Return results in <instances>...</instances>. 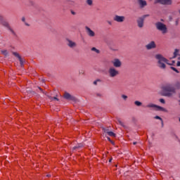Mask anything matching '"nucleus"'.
Instances as JSON below:
<instances>
[{"label":"nucleus","mask_w":180,"mask_h":180,"mask_svg":"<svg viewBox=\"0 0 180 180\" xmlns=\"http://www.w3.org/2000/svg\"><path fill=\"white\" fill-rule=\"evenodd\" d=\"M160 20H161V22H164V19H161Z\"/></svg>","instance_id":"de8ad7c7"},{"label":"nucleus","mask_w":180,"mask_h":180,"mask_svg":"<svg viewBox=\"0 0 180 180\" xmlns=\"http://www.w3.org/2000/svg\"><path fill=\"white\" fill-rule=\"evenodd\" d=\"M155 27L157 30H159V32H161L162 34H167L168 33V28L167 27V25L161 22H157L155 24Z\"/></svg>","instance_id":"7ed1b4c3"},{"label":"nucleus","mask_w":180,"mask_h":180,"mask_svg":"<svg viewBox=\"0 0 180 180\" xmlns=\"http://www.w3.org/2000/svg\"><path fill=\"white\" fill-rule=\"evenodd\" d=\"M134 105L136 106H141V105H143V103H141V102H140L139 101H134Z\"/></svg>","instance_id":"5701e85b"},{"label":"nucleus","mask_w":180,"mask_h":180,"mask_svg":"<svg viewBox=\"0 0 180 180\" xmlns=\"http://www.w3.org/2000/svg\"><path fill=\"white\" fill-rule=\"evenodd\" d=\"M49 98L51 101H57V102H58V101H60V99H58L57 97L49 96Z\"/></svg>","instance_id":"b1692460"},{"label":"nucleus","mask_w":180,"mask_h":180,"mask_svg":"<svg viewBox=\"0 0 180 180\" xmlns=\"http://www.w3.org/2000/svg\"><path fill=\"white\" fill-rule=\"evenodd\" d=\"M82 147H84V144L82 143H78L77 145H76L75 146H74L72 148V150L74 151H77V150H81V148H82Z\"/></svg>","instance_id":"a211bd4d"},{"label":"nucleus","mask_w":180,"mask_h":180,"mask_svg":"<svg viewBox=\"0 0 180 180\" xmlns=\"http://www.w3.org/2000/svg\"><path fill=\"white\" fill-rule=\"evenodd\" d=\"M1 54H3L4 56H8V51L6 50H3L1 51Z\"/></svg>","instance_id":"bb28decb"},{"label":"nucleus","mask_w":180,"mask_h":180,"mask_svg":"<svg viewBox=\"0 0 180 180\" xmlns=\"http://www.w3.org/2000/svg\"><path fill=\"white\" fill-rule=\"evenodd\" d=\"M25 25H26V26H30V25L27 24V22H25Z\"/></svg>","instance_id":"c03bdc74"},{"label":"nucleus","mask_w":180,"mask_h":180,"mask_svg":"<svg viewBox=\"0 0 180 180\" xmlns=\"http://www.w3.org/2000/svg\"><path fill=\"white\" fill-rule=\"evenodd\" d=\"M0 25L4 26V27H6L8 29V30H9V32H11V33L13 34V36H16V32H15L13 29H12V27H11L9 22H8V21H6L4 18L3 19L1 22H0Z\"/></svg>","instance_id":"20e7f679"},{"label":"nucleus","mask_w":180,"mask_h":180,"mask_svg":"<svg viewBox=\"0 0 180 180\" xmlns=\"http://www.w3.org/2000/svg\"><path fill=\"white\" fill-rule=\"evenodd\" d=\"M146 108L150 109V110H164V108L157 105L153 103H150L149 104L146 105Z\"/></svg>","instance_id":"423d86ee"},{"label":"nucleus","mask_w":180,"mask_h":180,"mask_svg":"<svg viewBox=\"0 0 180 180\" xmlns=\"http://www.w3.org/2000/svg\"><path fill=\"white\" fill-rule=\"evenodd\" d=\"M155 119H157V120H161V122H162V118H161L160 116H158V115H156L155 117Z\"/></svg>","instance_id":"c85d7f7f"},{"label":"nucleus","mask_w":180,"mask_h":180,"mask_svg":"<svg viewBox=\"0 0 180 180\" xmlns=\"http://www.w3.org/2000/svg\"><path fill=\"white\" fill-rule=\"evenodd\" d=\"M4 19V16H2L1 15H0V23L1 22V21Z\"/></svg>","instance_id":"72a5a7b5"},{"label":"nucleus","mask_w":180,"mask_h":180,"mask_svg":"<svg viewBox=\"0 0 180 180\" xmlns=\"http://www.w3.org/2000/svg\"><path fill=\"white\" fill-rule=\"evenodd\" d=\"M179 14H180V10H179Z\"/></svg>","instance_id":"3c124183"},{"label":"nucleus","mask_w":180,"mask_h":180,"mask_svg":"<svg viewBox=\"0 0 180 180\" xmlns=\"http://www.w3.org/2000/svg\"><path fill=\"white\" fill-rule=\"evenodd\" d=\"M108 162H112V158H110Z\"/></svg>","instance_id":"a18cd8bd"},{"label":"nucleus","mask_w":180,"mask_h":180,"mask_svg":"<svg viewBox=\"0 0 180 180\" xmlns=\"http://www.w3.org/2000/svg\"><path fill=\"white\" fill-rule=\"evenodd\" d=\"M72 15H77V13L74 11H71Z\"/></svg>","instance_id":"58836bf2"},{"label":"nucleus","mask_w":180,"mask_h":180,"mask_svg":"<svg viewBox=\"0 0 180 180\" xmlns=\"http://www.w3.org/2000/svg\"><path fill=\"white\" fill-rule=\"evenodd\" d=\"M38 89H39V91H41V92H42V94H44V91H43V89L40 87H38Z\"/></svg>","instance_id":"c9c22d12"},{"label":"nucleus","mask_w":180,"mask_h":180,"mask_svg":"<svg viewBox=\"0 0 180 180\" xmlns=\"http://www.w3.org/2000/svg\"><path fill=\"white\" fill-rule=\"evenodd\" d=\"M112 64L113 65L115 68H119L122 67V62L120 61V59L115 58L112 61Z\"/></svg>","instance_id":"f8f14e48"},{"label":"nucleus","mask_w":180,"mask_h":180,"mask_svg":"<svg viewBox=\"0 0 180 180\" xmlns=\"http://www.w3.org/2000/svg\"><path fill=\"white\" fill-rule=\"evenodd\" d=\"M13 54L15 56V57H17V58H18L21 67L23 66L24 61H23V59H22V57L20 56V55H19L18 52H13Z\"/></svg>","instance_id":"2eb2a0df"},{"label":"nucleus","mask_w":180,"mask_h":180,"mask_svg":"<svg viewBox=\"0 0 180 180\" xmlns=\"http://www.w3.org/2000/svg\"><path fill=\"white\" fill-rule=\"evenodd\" d=\"M169 21H170V22L172 21V17L169 16Z\"/></svg>","instance_id":"79ce46f5"},{"label":"nucleus","mask_w":180,"mask_h":180,"mask_svg":"<svg viewBox=\"0 0 180 180\" xmlns=\"http://www.w3.org/2000/svg\"><path fill=\"white\" fill-rule=\"evenodd\" d=\"M175 25L176 26H178V25H179V18H177L175 21Z\"/></svg>","instance_id":"7c9ffc66"},{"label":"nucleus","mask_w":180,"mask_h":180,"mask_svg":"<svg viewBox=\"0 0 180 180\" xmlns=\"http://www.w3.org/2000/svg\"><path fill=\"white\" fill-rule=\"evenodd\" d=\"M86 3L87 4V5H89V6H92V5L94 4V1H92V0H86Z\"/></svg>","instance_id":"4be33fe9"},{"label":"nucleus","mask_w":180,"mask_h":180,"mask_svg":"<svg viewBox=\"0 0 180 180\" xmlns=\"http://www.w3.org/2000/svg\"><path fill=\"white\" fill-rule=\"evenodd\" d=\"M179 56L178 57V60H180V55H179Z\"/></svg>","instance_id":"09e8293b"},{"label":"nucleus","mask_w":180,"mask_h":180,"mask_svg":"<svg viewBox=\"0 0 180 180\" xmlns=\"http://www.w3.org/2000/svg\"><path fill=\"white\" fill-rule=\"evenodd\" d=\"M113 20L117 23H123L126 20V17L124 15H115L113 17Z\"/></svg>","instance_id":"0eeeda50"},{"label":"nucleus","mask_w":180,"mask_h":180,"mask_svg":"<svg viewBox=\"0 0 180 180\" xmlns=\"http://www.w3.org/2000/svg\"><path fill=\"white\" fill-rule=\"evenodd\" d=\"M46 176L49 177V176H51V175L47 174Z\"/></svg>","instance_id":"49530a36"},{"label":"nucleus","mask_w":180,"mask_h":180,"mask_svg":"<svg viewBox=\"0 0 180 180\" xmlns=\"http://www.w3.org/2000/svg\"><path fill=\"white\" fill-rule=\"evenodd\" d=\"M98 82H102V80H101L100 79H97L93 82V84L94 85H98Z\"/></svg>","instance_id":"a878e982"},{"label":"nucleus","mask_w":180,"mask_h":180,"mask_svg":"<svg viewBox=\"0 0 180 180\" xmlns=\"http://www.w3.org/2000/svg\"><path fill=\"white\" fill-rule=\"evenodd\" d=\"M171 70H172L173 71H174L175 72H176V74H179V70H177L176 68H175L174 67H170Z\"/></svg>","instance_id":"393cba45"},{"label":"nucleus","mask_w":180,"mask_h":180,"mask_svg":"<svg viewBox=\"0 0 180 180\" xmlns=\"http://www.w3.org/2000/svg\"><path fill=\"white\" fill-rule=\"evenodd\" d=\"M155 58L158 60V67L161 70H165V68H167V65L165 64L171 65L169 60H168V59L164 57L162 54H156L155 56Z\"/></svg>","instance_id":"f03ea898"},{"label":"nucleus","mask_w":180,"mask_h":180,"mask_svg":"<svg viewBox=\"0 0 180 180\" xmlns=\"http://www.w3.org/2000/svg\"><path fill=\"white\" fill-rule=\"evenodd\" d=\"M146 19V16L140 17L137 19L136 22L138 25V27L141 29L142 27H144V20Z\"/></svg>","instance_id":"6e6552de"},{"label":"nucleus","mask_w":180,"mask_h":180,"mask_svg":"<svg viewBox=\"0 0 180 180\" xmlns=\"http://www.w3.org/2000/svg\"><path fill=\"white\" fill-rule=\"evenodd\" d=\"M117 123L118 124H120V126H122V127H124V129H126L127 127L126 126V124H124V123L123 122H122V120H117Z\"/></svg>","instance_id":"aec40b11"},{"label":"nucleus","mask_w":180,"mask_h":180,"mask_svg":"<svg viewBox=\"0 0 180 180\" xmlns=\"http://www.w3.org/2000/svg\"><path fill=\"white\" fill-rule=\"evenodd\" d=\"M146 50H153L154 49H157V44L155 41H151L148 44L145 46Z\"/></svg>","instance_id":"1a4fd4ad"},{"label":"nucleus","mask_w":180,"mask_h":180,"mask_svg":"<svg viewBox=\"0 0 180 180\" xmlns=\"http://www.w3.org/2000/svg\"><path fill=\"white\" fill-rule=\"evenodd\" d=\"M85 29H86V32L88 36H89V37H95V32L94 31H92V30H91V28H89V27L86 26Z\"/></svg>","instance_id":"4468645a"},{"label":"nucleus","mask_w":180,"mask_h":180,"mask_svg":"<svg viewBox=\"0 0 180 180\" xmlns=\"http://www.w3.org/2000/svg\"><path fill=\"white\" fill-rule=\"evenodd\" d=\"M63 97L65 99H67L68 101H72L73 102H75L76 98L74 97V96L70 94L68 92H65Z\"/></svg>","instance_id":"9b49d317"},{"label":"nucleus","mask_w":180,"mask_h":180,"mask_svg":"<svg viewBox=\"0 0 180 180\" xmlns=\"http://www.w3.org/2000/svg\"><path fill=\"white\" fill-rule=\"evenodd\" d=\"M177 67H180V61H178L176 63Z\"/></svg>","instance_id":"ea45409f"},{"label":"nucleus","mask_w":180,"mask_h":180,"mask_svg":"<svg viewBox=\"0 0 180 180\" xmlns=\"http://www.w3.org/2000/svg\"><path fill=\"white\" fill-rule=\"evenodd\" d=\"M30 5H34V2L32 1H30Z\"/></svg>","instance_id":"4c0bfd02"},{"label":"nucleus","mask_w":180,"mask_h":180,"mask_svg":"<svg viewBox=\"0 0 180 180\" xmlns=\"http://www.w3.org/2000/svg\"><path fill=\"white\" fill-rule=\"evenodd\" d=\"M107 23H108V25H112V21H110V20H108Z\"/></svg>","instance_id":"f704fd0d"},{"label":"nucleus","mask_w":180,"mask_h":180,"mask_svg":"<svg viewBox=\"0 0 180 180\" xmlns=\"http://www.w3.org/2000/svg\"><path fill=\"white\" fill-rule=\"evenodd\" d=\"M107 140H108V141H110V143H111L112 144H115V142L112 141L109 136H107Z\"/></svg>","instance_id":"c756f323"},{"label":"nucleus","mask_w":180,"mask_h":180,"mask_svg":"<svg viewBox=\"0 0 180 180\" xmlns=\"http://www.w3.org/2000/svg\"><path fill=\"white\" fill-rule=\"evenodd\" d=\"M67 41V46H69L70 49H75L77 48V42L70 39H66Z\"/></svg>","instance_id":"9d476101"},{"label":"nucleus","mask_w":180,"mask_h":180,"mask_svg":"<svg viewBox=\"0 0 180 180\" xmlns=\"http://www.w3.org/2000/svg\"><path fill=\"white\" fill-rule=\"evenodd\" d=\"M134 146H136L137 144V142H133Z\"/></svg>","instance_id":"37998d69"},{"label":"nucleus","mask_w":180,"mask_h":180,"mask_svg":"<svg viewBox=\"0 0 180 180\" xmlns=\"http://www.w3.org/2000/svg\"><path fill=\"white\" fill-rule=\"evenodd\" d=\"M140 8H144L147 6V1L146 0H137Z\"/></svg>","instance_id":"f3484780"},{"label":"nucleus","mask_w":180,"mask_h":180,"mask_svg":"<svg viewBox=\"0 0 180 180\" xmlns=\"http://www.w3.org/2000/svg\"><path fill=\"white\" fill-rule=\"evenodd\" d=\"M103 130L104 133H106L110 137H116V134H115L113 131H109V129H106L105 128H103Z\"/></svg>","instance_id":"dca6fc26"},{"label":"nucleus","mask_w":180,"mask_h":180,"mask_svg":"<svg viewBox=\"0 0 180 180\" xmlns=\"http://www.w3.org/2000/svg\"><path fill=\"white\" fill-rule=\"evenodd\" d=\"M121 98H122V99L124 100V101H127V98H129L127 96H126V95H124V94H122V96H121Z\"/></svg>","instance_id":"cd10ccee"},{"label":"nucleus","mask_w":180,"mask_h":180,"mask_svg":"<svg viewBox=\"0 0 180 180\" xmlns=\"http://www.w3.org/2000/svg\"><path fill=\"white\" fill-rule=\"evenodd\" d=\"M176 89H180V82H176L174 86L171 83H166L162 86V96L171 98L176 94Z\"/></svg>","instance_id":"f257e3e1"},{"label":"nucleus","mask_w":180,"mask_h":180,"mask_svg":"<svg viewBox=\"0 0 180 180\" xmlns=\"http://www.w3.org/2000/svg\"><path fill=\"white\" fill-rule=\"evenodd\" d=\"M160 103H165V100H164V98H160Z\"/></svg>","instance_id":"2f4dec72"},{"label":"nucleus","mask_w":180,"mask_h":180,"mask_svg":"<svg viewBox=\"0 0 180 180\" xmlns=\"http://www.w3.org/2000/svg\"><path fill=\"white\" fill-rule=\"evenodd\" d=\"M22 22H23L24 23L26 22V18L25 17H22L21 19Z\"/></svg>","instance_id":"473e14b6"},{"label":"nucleus","mask_w":180,"mask_h":180,"mask_svg":"<svg viewBox=\"0 0 180 180\" xmlns=\"http://www.w3.org/2000/svg\"><path fill=\"white\" fill-rule=\"evenodd\" d=\"M111 50H112V51H118L117 49H112V48H111Z\"/></svg>","instance_id":"e433bc0d"},{"label":"nucleus","mask_w":180,"mask_h":180,"mask_svg":"<svg viewBox=\"0 0 180 180\" xmlns=\"http://www.w3.org/2000/svg\"><path fill=\"white\" fill-rule=\"evenodd\" d=\"M158 4L161 5H172V0H155Z\"/></svg>","instance_id":"ddd939ff"},{"label":"nucleus","mask_w":180,"mask_h":180,"mask_svg":"<svg viewBox=\"0 0 180 180\" xmlns=\"http://www.w3.org/2000/svg\"><path fill=\"white\" fill-rule=\"evenodd\" d=\"M91 51H94L95 53H96V54H100L101 53V51L98 49H96V47H93L91 48Z\"/></svg>","instance_id":"412c9836"},{"label":"nucleus","mask_w":180,"mask_h":180,"mask_svg":"<svg viewBox=\"0 0 180 180\" xmlns=\"http://www.w3.org/2000/svg\"><path fill=\"white\" fill-rule=\"evenodd\" d=\"M143 16H145V19H146V18H148V16H150V15L147 14V15H143Z\"/></svg>","instance_id":"a19ab883"},{"label":"nucleus","mask_w":180,"mask_h":180,"mask_svg":"<svg viewBox=\"0 0 180 180\" xmlns=\"http://www.w3.org/2000/svg\"><path fill=\"white\" fill-rule=\"evenodd\" d=\"M97 96H101V94H97Z\"/></svg>","instance_id":"8fccbe9b"},{"label":"nucleus","mask_w":180,"mask_h":180,"mask_svg":"<svg viewBox=\"0 0 180 180\" xmlns=\"http://www.w3.org/2000/svg\"><path fill=\"white\" fill-rule=\"evenodd\" d=\"M108 75L110 78H116V77L119 75V72L117 70H116V68L112 67L108 70Z\"/></svg>","instance_id":"39448f33"},{"label":"nucleus","mask_w":180,"mask_h":180,"mask_svg":"<svg viewBox=\"0 0 180 180\" xmlns=\"http://www.w3.org/2000/svg\"><path fill=\"white\" fill-rule=\"evenodd\" d=\"M177 56H179V49H174V56L172 58H176Z\"/></svg>","instance_id":"6ab92c4d"}]
</instances>
